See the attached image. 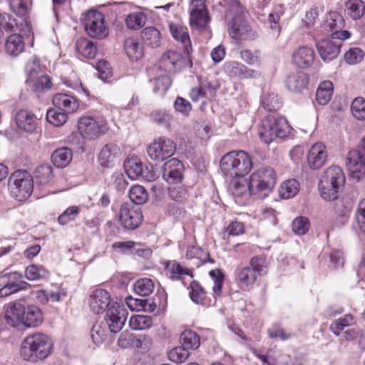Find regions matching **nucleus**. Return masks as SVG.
I'll use <instances>...</instances> for the list:
<instances>
[{"label":"nucleus","instance_id":"obj_1","mask_svg":"<svg viewBox=\"0 0 365 365\" xmlns=\"http://www.w3.org/2000/svg\"><path fill=\"white\" fill-rule=\"evenodd\" d=\"M53 349V343L48 335L36 332L29 334L21 341L20 355L25 361L36 363L46 359Z\"/></svg>","mask_w":365,"mask_h":365},{"label":"nucleus","instance_id":"obj_2","mask_svg":"<svg viewBox=\"0 0 365 365\" xmlns=\"http://www.w3.org/2000/svg\"><path fill=\"white\" fill-rule=\"evenodd\" d=\"M229 8L225 17L230 21L228 33L230 37L237 42H242L256 38L257 33L244 21L242 14L244 9L237 0H228Z\"/></svg>","mask_w":365,"mask_h":365},{"label":"nucleus","instance_id":"obj_3","mask_svg":"<svg viewBox=\"0 0 365 365\" xmlns=\"http://www.w3.org/2000/svg\"><path fill=\"white\" fill-rule=\"evenodd\" d=\"M222 172L230 178H243L250 173L253 163L243 150L231 151L222 156L220 163Z\"/></svg>","mask_w":365,"mask_h":365},{"label":"nucleus","instance_id":"obj_4","mask_svg":"<svg viewBox=\"0 0 365 365\" xmlns=\"http://www.w3.org/2000/svg\"><path fill=\"white\" fill-rule=\"evenodd\" d=\"M276 182L277 175L273 168H261L250 175L249 192L255 198L263 199L272 191Z\"/></svg>","mask_w":365,"mask_h":365},{"label":"nucleus","instance_id":"obj_5","mask_svg":"<svg viewBox=\"0 0 365 365\" xmlns=\"http://www.w3.org/2000/svg\"><path fill=\"white\" fill-rule=\"evenodd\" d=\"M291 130L292 127L284 117L269 115L262 121L258 128V133L264 143L269 144L276 138H286Z\"/></svg>","mask_w":365,"mask_h":365},{"label":"nucleus","instance_id":"obj_6","mask_svg":"<svg viewBox=\"0 0 365 365\" xmlns=\"http://www.w3.org/2000/svg\"><path fill=\"white\" fill-rule=\"evenodd\" d=\"M344 182L345 177L340 167L334 165L328 168L319 182L321 196L327 201L336 200L339 189Z\"/></svg>","mask_w":365,"mask_h":365},{"label":"nucleus","instance_id":"obj_7","mask_svg":"<svg viewBox=\"0 0 365 365\" xmlns=\"http://www.w3.org/2000/svg\"><path fill=\"white\" fill-rule=\"evenodd\" d=\"M8 188L12 197L18 201L26 200L34 191V180L25 170H17L9 178Z\"/></svg>","mask_w":365,"mask_h":365},{"label":"nucleus","instance_id":"obj_8","mask_svg":"<svg viewBox=\"0 0 365 365\" xmlns=\"http://www.w3.org/2000/svg\"><path fill=\"white\" fill-rule=\"evenodd\" d=\"M107 120L102 115H84L78 121V130L83 139L94 140L104 135L108 130Z\"/></svg>","mask_w":365,"mask_h":365},{"label":"nucleus","instance_id":"obj_9","mask_svg":"<svg viewBox=\"0 0 365 365\" xmlns=\"http://www.w3.org/2000/svg\"><path fill=\"white\" fill-rule=\"evenodd\" d=\"M84 26L86 34L93 38L103 39L108 34L104 14L96 9H91L86 14Z\"/></svg>","mask_w":365,"mask_h":365},{"label":"nucleus","instance_id":"obj_10","mask_svg":"<svg viewBox=\"0 0 365 365\" xmlns=\"http://www.w3.org/2000/svg\"><path fill=\"white\" fill-rule=\"evenodd\" d=\"M176 150L175 143L165 137H160L151 143L147 148V153L150 159L163 162L172 157Z\"/></svg>","mask_w":365,"mask_h":365},{"label":"nucleus","instance_id":"obj_11","mask_svg":"<svg viewBox=\"0 0 365 365\" xmlns=\"http://www.w3.org/2000/svg\"><path fill=\"white\" fill-rule=\"evenodd\" d=\"M345 165L354 178L359 179L365 173V136L361 139L359 149L351 150L348 153Z\"/></svg>","mask_w":365,"mask_h":365},{"label":"nucleus","instance_id":"obj_12","mask_svg":"<svg viewBox=\"0 0 365 365\" xmlns=\"http://www.w3.org/2000/svg\"><path fill=\"white\" fill-rule=\"evenodd\" d=\"M17 272H10L0 276V297H6L21 290H26L30 284L21 279Z\"/></svg>","mask_w":365,"mask_h":365},{"label":"nucleus","instance_id":"obj_13","mask_svg":"<svg viewBox=\"0 0 365 365\" xmlns=\"http://www.w3.org/2000/svg\"><path fill=\"white\" fill-rule=\"evenodd\" d=\"M128 317V312L122 306L113 304L107 309L104 324L113 334L118 333L123 327Z\"/></svg>","mask_w":365,"mask_h":365},{"label":"nucleus","instance_id":"obj_14","mask_svg":"<svg viewBox=\"0 0 365 365\" xmlns=\"http://www.w3.org/2000/svg\"><path fill=\"white\" fill-rule=\"evenodd\" d=\"M143 215L140 209L130 203H123L120 208L119 221L127 230H135L140 224Z\"/></svg>","mask_w":365,"mask_h":365},{"label":"nucleus","instance_id":"obj_15","mask_svg":"<svg viewBox=\"0 0 365 365\" xmlns=\"http://www.w3.org/2000/svg\"><path fill=\"white\" fill-rule=\"evenodd\" d=\"M225 73L237 80L256 79L261 76L259 71L252 69L237 61H229L224 65Z\"/></svg>","mask_w":365,"mask_h":365},{"label":"nucleus","instance_id":"obj_16","mask_svg":"<svg viewBox=\"0 0 365 365\" xmlns=\"http://www.w3.org/2000/svg\"><path fill=\"white\" fill-rule=\"evenodd\" d=\"M30 63L26 64L27 79L26 83L35 92H43L51 88L52 83L50 78L46 75H40L38 66L34 63L29 68Z\"/></svg>","mask_w":365,"mask_h":365},{"label":"nucleus","instance_id":"obj_17","mask_svg":"<svg viewBox=\"0 0 365 365\" xmlns=\"http://www.w3.org/2000/svg\"><path fill=\"white\" fill-rule=\"evenodd\" d=\"M183 170V164L179 160L170 159L163 166V178L170 185L180 184L184 178Z\"/></svg>","mask_w":365,"mask_h":365},{"label":"nucleus","instance_id":"obj_18","mask_svg":"<svg viewBox=\"0 0 365 365\" xmlns=\"http://www.w3.org/2000/svg\"><path fill=\"white\" fill-rule=\"evenodd\" d=\"M111 304L110 296L105 289H98L90 295L89 306L91 311L96 314L103 313Z\"/></svg>","mask_w":365,"mask_h":365},{"label":"nucleus","instance_id":"obj_19","mask_svg":"<svg viewBox=\"0 0 365 365\" xmlns=\"http://www.w3.org/2000/svg\"><path fill=\"white\" fill-rule=\"evenodd\" d=\"M327 153L322 143H317L309 150L307 163L310 168L317 170L322 168L327 161Z\"/></svg>","mask_w":365,"mask_h":365},{"label":"nucleus","instance_id":"obj_20","mask_svg":"<svg viewBox=\"0 0 365 365\" xmlns=\"http://www.w3.org/2000/svg\"><path fill=\"white\" fill-rule=\"evenodd\" d=\"M182 55L175 50H169L164 53L158 61L160 70L165 72H173L182 66Z\"/></svg>","mask_w":365,"mask_h":365},{"label":"nucleus","instance_id":"obj_21","mask_svg":"<svg viewBox=\"0 0 365 365\" xmlns=\"http://www.w3.org/2000/svg\"><path fill=\"white\" fill-rule=\"evenodd\" d=\"M25 307L19 302L9 303L5 306L4 318L6 323L13 327H18L22 325Z\"/></svg>","mask_w":365,"mask_h":365},{"label":"nucleus","instance_id":"obj_22","mask_svg":"<svg viewBox=\"0 0 365 365\" xmlns=\"http://www.w3.org/2000/svg\"><path fill=\"white\" fill-rule=\"evenodd\" d=\"M120 149L116 144L108 143L105 145L99 153L100 165L103 168L113 166L115 160L120 156Z\"/></svg>","mask_w":365,"mask_h":365},{"label":"nucleus","instance_id":"obj_23","mask_svg":"<svg viewBox=\"0 0 365 365\" xmlns=\"http://www.w3.org/2000/svg\"><path fill=\"white\" fill-rule=\"evenodd\" d=\"M53 104L55 107L68 113H74L79 107V103L74 96L62 93L53 96Z\"/></svg>","mask_w":365,"mask_h":365},{"label":"nucleus","instance_id":"obj_24","mask_svg":"<svg viewBox=\"0 0 365 365\" xmlns=\"http://www.w3.org/2000/svg\"><path fill=\"white\" fill-rule=\"evenodd\" d=\"M16 122L20 129L32 133L37 127L38 119L31 112L20 110L16 115Z\"/></svg>","mask_w":365,"mask_h":365},{"label":"nucleus","instance_id":"obj_25","mask_svg":"<svg viewBox=\"0 0 365 365\" xmlns=\"http://www.w3.org/2000/svg\"><path fill=\"white\" fill-rule=\"evenodd\" d=\"M314 59V51L312 47H298L292 54V62L299 68L309 66Z\"/></svg>","mask_w":365,"mask_h":365},{"label":"nucleus","instance_id":"obj_26","mask_svg":"<svg viewBox=\"0 0 365 365\" xmlns=\"http://www.w3.org/2000/svg\"><path fill=\"white\" fill-rule=\"evenodd\" d=\"M22 325L29 328H35L41 325L43 320L41 310L36 306L30 305L24 309Z\"/></svg>","mask_w":365,"mask_h":365},{"label":"nucleus","instance_id":"obj_27","mask_svg":"<svg viewBox=\"0 0 365 365\" xmlns=\"http://www.w3.org/2000/svg\"><path fill=\"white\" fill-rule=\"evenodd\" d=\"M308 84L307 75L301 71L290 73L286 80V86L293 92H300Z\"/></svg>","mask_w":365,"mask_h":365},{"label":"nucleus","instance_id":"obj_28","mask_svg":"<svg viewBox=\"0 0 365 365\" xmlns=\"http://www.w3.org/2000/svg\"><path fill=\"white\" fill-rule=\"evenodd\" d=\"M209 21L210 18L206 8L202 9L200 8L199 9H190V24L193 29L199 31H205Z\"/></svg>","mask_w":365,"mask_h":365},{"label":"nucleus","instance_id":"obj_29","mask_svg":"<svg viewBox=\"0 0 365 365\" xmlns=\"http://www.w3.org/2000/svg\"><path fill=\"white\" fill-rule=\"evenodd\" d=\"M147 21L148 16L145 12L135 11L126 15L124 21L128 30L138 31L146 24Z\"/></svg>","mask_w":365,"mask_h":365},{"label":"nucleus","instance_id":"obj_30","mask_svg":"<svg viewBox=\"0 0 365 365\" xmlns=\"http://www.w3.org/2000/svg\"><path fill=\"white\" fill-rule=\"evenodd\" d=\"M112 334L113 333L103 321L96 322L91 330V336L93 343L96 345H98L108 338H110Z\"/></svg>","mask_w":365,"mask_h":365},{"label":"nucleus","instance_id":"obj_31","mask_svg":"<svg viewBox=\"0 0 365 365\" xmlns=\"http://www.w3.org/2000/svg\"><path fill=\"white\" fill-rule=\"evenodd\" d=\"M123 167L128 177L131 180H135L140 176H143V165L138 158H130L125 160Z\"/></svg>","mask_w":365,"mask_h":365},{"label":"nucleus","instance_id":"obj_32","mask_svg":"<svg viewBox=\"0 0 365 365\" xmlns=\"http://www.w3.org/2000/svg\"><path fill=\"white\" fill-rule=\"evenodd\" d=\"M71 160L72 151L66 147L56 149L51 155L53 164L58 168H63L66 167Z\"/></svg>","mask_w":365,"mask_h":365},{"label":"nucleus","instance_id":"obj_33","mask_svg":"<svg viewBox=\"0 0 365 365\" xmlns=\"http://www.w3.org/2000/svg\"><path fill=\"white\" fill-rule=\"evenodd\" d=\"M25 275L30 281L47 279L49 278L50 272L43 265L34 264L26 268Z\"/></svg>","mask_w":365,"mask_h":365},{"label":"nucleus","instance_id":"obj_34","mask_svg":"<svg viewBox=\"0 0 365 365\" xmlns=\"http://www.w3.org/2000/svg\"><path fill=\"white\" fill-rule=\"evenodd\" d=\"M334 91L333 83L329 81H325L319 84L317 91L316 99L319 104L327 105L330 101Z\"/></svg>","mask_w":365,"mask_h":365},{"label":"nucleus","instance_id":"obj_35","mask_svg":"<svg viewBox=\"0 0 365 365\" xmlns=\"http://www.w3.org/2000/svg\"><path fill=\"white\" fill-rule=\"evenodd\" d=\"M180 342L187 351L197 349L200 344L199 336L192 330H185L180 336Z\"/></svg>","mask_w":365,"mask_h":365},{"label":"nucleus","instance_id":"obj_36","mask_svg":"<svg viewBox=\"0 0 365 365\" xmlns=\"http://www.w3.org/2000/svg\"><path fill=\"white\" fill-rule=\"evenodd\" d=\"M237 279L242 288H247L257 281V277L253 269L247 266L240 269L237 273Z\"/></svg>","mask_w":365,"mask_h":365},{"label":"nucleus","instance_id":"obj_37","mask_svg":"<svg viewBox=\"0 0 365 365\" xmlns=\"http://www.w3.org/2000/svg\"><path fill=\"white\" fill-rule=\"evenodd\" d=\"M153 325L151 317L143 314L132 316L129 320V326L133 330H145L150 329Z\"/></svg>","mask_w":365,"mask_h":365},{"label":"nucleus","instance_id":"obj_38","mask_svg":"<svg viewBox=\"0 0 365 365\" xmlns=\"http://www.w3.org/2000/svg\"><path fill=\"white\" fill-rule=\"evenodd\" d=\"M46 120L50 124L59 127L67 121L68 113L55 107V108L49 109L47 111Z\"/></svg>","mask_w":365,"mask_h":365},{"label":"nucleus","instance_id":"obj_39","mask_svg":"<svg viewBox=\"0 0 365 365\" xmlns=\"http://www.w3.org/2000/svg\"><path fill=\"white\" fill-rule=\"evenodd\" d=\"M345 6L347 14L354 20L360 19L365 12V5L361 0H349Z\"/></svg>","mask_w":365,"mask_h":365},{"label":"nucleus","instance_id":"obj_40","mask_svg":"<svg viewBox=\"0 0 365 365\" xmlns=\"http://www.w3.org/2000/svg\"><path fill=\"white\" fill-rule=\"evenodd\" d=\"M35 178L37 183L47 185L53 178V168L51 165L46 163L39 165L36 168Z\"/></svg>","mask_w":365,"mask_h":365},{"label":"nucleus","instance_id":"obj_41","mask_svg":"<svg viewBox=\"0 0 365 365\" xmlns=\"http://www.w3.org/2000/svg\"><path fill=\"white\" fill-rule=\"evenodd\" d=\"M169 28L173 37L176 41L185 46H190V39L186 27L180 24H170Z\"/></svg>","mask_w":365,"mask_h":365},{"label":"nucleus","instance_id":"obj_42","mask_svg":"<svg viewBox=\"0 0 365 365\" xmlns=\"http://www.w3.org/2000/svg\"><path fill=\"white\" fill-rule=\"evenodd\" d=\"M299 183L294 179L284 182L279 190V195L284 199L292 198L299 192Z\"/></svg>","mask_w":365,"mask_h":365},{"label":"nucleus","instance_id":"obj_43","mask_svg":"<svg viewBox=\"0 0 365 365\" xmlns=\"http://www.w3.org/2000/svg\"><path fill=\"white\" fill-rule=\"evenodd\" d=\"M281 105L282 102L277 94L269 93L262 96L261 106L269 112L277 110Z\"/></svg>","mask_w":365,"mask_h":365},{"label":"nucleus","instance_id":"obj_44","mask_svg":"<svg viewBox=\"0 0 365 365\" xmlns=\"http://www.w3.org/2000/svg\"><path fill=\"white\" fill-rule=\"evenodd\" d=\"M135 292L143 297L150 295L154 289V283L148 278L139 279L133 284Z\"/></svg>","mask_w":365,"mask_h":365},{"label":"nucleus","instance_id":"obj_45","mask_svg":"<svg viewBox=\"0 0 365 365\" xmlns=\"http://www.w3.org/2000/svg\"><path fill=\"white\" fill-rule=\"evenodd\" d=\"M151 120L159 125L169 128L173 120V115L165 110H156L150 115Z\"/></svg>","mask_w":365,"mask_h":365},{"label":"nucleus","instance_id":"obj_46","mask_svg":"<svg viewBox=\"0 0 365 365\" xmlns=\"http://www.w3.org/2000/svg\"><path fill=\"white\" fill-rule=\"evenodd\" d=\"M129 197L135 205H141L148 200V195L144 187L136 185L130 189Z\"/></svg>","mask_w":365,"mask_h":365},{"label":"nucleus","instance_id":"obj_47","mask_svg":"<svg viewBox=\"0 0 365 365\" xmlns=\"http://www.w3.org/2000/svg\"><path fill=\"white\" fill-rule=\"evenodd\" d=\"M172 84L168 75H162L153 80V92L158 96H164Z\"/></svg>","mask_w":365,"mask_h":365},{"label":"nucleus","instance_id":"obj_48","mask_svg":"<svg viewBox=\"0 0 365 365\" xmlns=\"http://www.w3.org/2000/svg\"><path fill=\"white\" fill-rule=\"evenodd\" d=\"M190 288L191 290L189 295L191 300L197 304H203L206 297V292L204 288L195 280L191 282Z\"/></svg>","mask_w":365,"mask_h":365},{"label":"nucleus","instance_id":"obj_49","mask_svg":"<svg viewBox=\"0 0 365 365\" xmlns=\"http://www.w3.org/2000/svg\"><path fill=\"white\" fill-rule=\"evenodd\" d=\"M143 41L148 44H156L160 42L161 38L160 32L155 27L149 26L145 28L140 34Z\"/></svg>","mask_w":365,"mask_h":365},{"label":"nucleus","instance_id":"obj_50","mask_svg":"<svg viewBox=\"0 0 365 365\" xmlns=\"http://www.w3.org/2000/svg\"><path fill=\"white\" fill-rule=\"evenodd\" d=\"M344 24L342 16L336 11H330L327 17L325 26L329 29L330 31L341 29Z\"/></svg>","mask_w":365,"mask_h":365},{"label":"nucleus","instance_id":"obj_51","mask_svg":"<svg viewBox=\"0 0 365 365\" xmlns=\"http://www.w3.org/2000/svg\"><path fill=\"white\" fill-rule=\"evenodd\" d=\"M249 267L250 269H253L257 277L264 275L267 272L266 260L262 257L255 256L252 257L250 261Z\"/></svg>","mask_w":365,"mask_h":365},{"label":"nucleus","instance_id":"obj_52","mask_svg":"<svg viewBox=\"0 0 365 365\" xmlns=\"http://www.w3.org/2000/svg\"><path fill=\"white\" fill-rule=\"evenodd\" d=\"M79 213L80 208L78 206H70L58 216V222L61 225H66L75 220Z\"/></svg>","mask_w":365,"mask_h":365},{"label":"nucleus","instance_id":"obj_53","mask_svg":"<svg viewBox=\"0 0 365 365\" xmlns=\"http://www.w3.org/2000/svg\"><path fill=\"white\" fill-rule=\"evenodd\" d=\"M190 352L182 346H176L168 353L169 359L176 364L183 363L189 357Z\"/></svg>","mask_w":365,"mask_h":365},{"label":"nucleus","instance_id":"obj_54","mask_svg":"<svg viewBox=\"0 0 365 365\" xmlns=\"http://www.w3.org/2000/svg\"><path fill=\"white\" fill-rule=\"evenodd\" d=\"M353 322V317L351 314H346L343 317H341L330 325V330L336 335L339 336L341 331L345 327L351 325Z\"/></svg>","mask_w":365,"mask_h":365},{"label":"nucleus","instance_id":"obj_55","mask_svg":"<svg viewBox=\"0 0 365 365\" xmlns=\"http://www.w3.org/2000/svg\"><path fill=\"white\" fill-rule=\"evenodd\" d=\"M153 339L148 334H140L135 335L134 348L141 352L148 351L153 346Z\"/></svg>","mask_w":365,"mask_h":365},{"label":"nucleus","instance_id":"obj_56","mask_svg":"<svg viewBox=\"0 0 365 365\" xmlns=\"http://www.w3.org/2000/svg\"><path fill=\"white\" fill-rule=\"evenodd\" d=\"M352 115L359 120H365V99L362 97L356 98L351 103Z\"/></svg>","mask_w":365,"mask_h":365},{"label":"nucleus","instance_id":"obj_57","mask_svg":"<svg viewBox=\"0 0 365 365\" xmlns=\"http://www.w3.org/2000/svg\"><path fill=\"white\" fill-rule=\"evenodd\" d=\"M209 274L214 281V285L212 287L214 294L220 296L222 292V287L224 282V274L220 269H213L209 272Z\"/></svg>","mask_w":365,"mask_h":365},{"label":"nucleus","instance_id":"obj_58","mask_svg":"<svg viewBox=\"0 0 365 365\" xmlns=\"http://www.w3.org/2000/svg\"><path fill=\"white\" fill-rule=\"evenodd\" d=\"M96 70L98 71V76L103 81H108L113 76L112 69L110 64L104 60H100L96 63Z\"/></svg>","mask_w":365,"mask_h":365},{"label":"nucleus","instance_id":"obj_59","mask_svg":"<svg viewBox=\"0 0 365 365\" xmlns=\"http://www.w3.org/2000/svg\"><path fill=\"white\" fill-rule=\"evenodd\" d=\"M364 57V52L359 47L351 48L344 54V59L349 64H356Z\"/></svg>","mask_w":365,"mask_h":365},{"label":"nucleus","instance_id":"obj_60","mask_svg":"<svg viewBox=\"0 0 365 365\" xmlns=\"http://www.w3.org/2000/svg\"><path fill=\"white\" fill-rule=\"evenodd\" d=\"M292 230L294 233L302 235L306 234L309 228V221L305 217H299L292 222Z\"/></svg>","mask_w":365,"mask_h":365},{"label":"nucleus","instance_id":"obj_61","mask_svg":"<svg viewBox=\"0 0 365 365\" xmlns=\"http://www.w3.org/2000/svg\"><path fill=\"white\" fill-rule=\"evenodd\" d=\"M168 194L173 200L182 202L187 197V190L183 186L177 184L169 187Z\"/></svg>","mask_w":365,"mask_h":365},{"label":"nucleus","instance_id":"obj_62","mask_svg":"<svg viewBox=\"0 0 365 365\" xmlns=\"http://www.w3.org/2000/svg\"><path fill=\"white\" fill-rule=\"evenodd\" d=\"M247 188L248 186L237 180H232L229 186V190L235 197H242L247 195Z\"/></svg>","mask_w":365,"mask_h":365},{"label":"nucleus","instance_id":"obj_63","mask_svg":"<svg viewBox=\"0 0 365 365\" xmlns=\"http://www.w3.org/2000/svg\"><path fill=\"white\" fill-rule=\"evenodd\" d=\"M341 47H317L318 52L324 61H330L337 57Z\"/></svg>","mask_w":365,"mask_h":365},{"label":"nucleus","instance_id":"obj_64","mask_svg":"<svg viewBox=\"0 0 365 365\" xmlns=\"http://www.w3.org/2000/svg\"><path fill=\"white\" fill-rule=\"evenodd\" d=\"M356 217L361 231L365 234V198L358 205Z\"/></svg>","mask_w":365,"mask_h":365}]
</instances>
